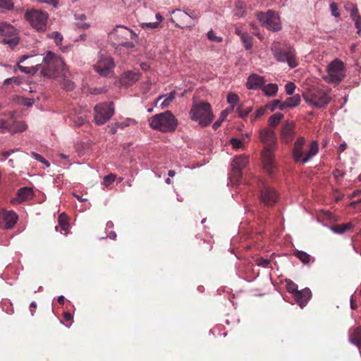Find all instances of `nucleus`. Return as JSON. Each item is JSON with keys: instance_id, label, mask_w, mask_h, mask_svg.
Here are the masks:
<instances>
[{"instance_id": "f257e3e1", "label": "nucleus", "mask_w": 361, "mask_h": 361, "mask_svg": "<svg viewBox=\"0 0 361 361\" xmlns=\"http://www.w3.org/2000/svg\"><path fill=\"white\" fill-rule=\"evenodd\" d=\"M34 62H29L27 66L17 65L22 73L35 74L40 71L41 74L48 78H65L69 75L63 59L51 51L45 53L41 63L33 65Z\"/></svg>"}, {"instance_id": "f03ea898", "label": "nucleus", "mask_w": 361, "mask_h": 361, "mask_svg": "<svg viewBox=\"0 0 361 361\" xmlns=\"http://www.w3.org/2000/svg\"><path fill=\"white\" fill-rule=\"evenodd\" d=\"M148 121L152 129L164 133L174 132L178 125L177 118L170 111L157 114L150 117Z\"/></svg>"}, {"instance_id": "7ed1b4c3", "label": "nucleus", "mask_w": 361, "mask_h": 361, "mask_svg": "<svg viewBox=\"0 0 361 361\" xmlns=\"http://www.w3.org/2000/svg\"><path fill=\"white\" fill-rule=\"evenodd\" d=\"M189 116L201 127L209 126L214 118L212 106L208 102H193Z\"/></svg>"}, {"instance_id": "20e7f679", "label": "nucleus", "mask_w": 361, "mask_h": 361, "mask_svg": "<svg viewBox=\"0 0 361 361\" xmlns=\"http://www.w3.org/2000/svg\"><path fill=\"white\" fill-rule=\"evenodd\" d=\"M304 100L310 106L315 108H324L331 102V98L324 90L310 86L302 93Z\"/></svg>"}, {"instance_id": "39448f33", "label": "nucleus", "mask_w": 361, "mask_h": 361, "mask_svg": "<svg viewBox=\"0 0 361 361\" xmlns=\"http://www.w3.org/2000/svg\"><path fill=\"white\" fill-rule=\"evenodd\" d=\"M305 144V140L303 137H299L295 142L293 148V158L295 162L305 164L318 153V143L316 140H312L309 146L307 152L304 155L302 149Z\"/></svg>"}, {"instance_id": "423d86ee", "label": "nucleus", "mask_w": 361, "mask_h": 361, "mask_svg": "<svg viewBox=\"0 0 361 361\" xmlns=\"http://www.w3.org/2000/svg\"><path fill=\"white\" fill-rule=\"evenodd\" d=\"M327 75L324 80L328 83L338 84L345 77V63L338 59H335L326 67Z\"/></svg>"}, {"instance_id": "0eeeda50", "label": "nucleus", "mask_w": 361, "mask_h": 361, "mask_svg": "<svg viewBox=\"0 0 361 361\" xmlns=\"http://www.w3.org/2000/svg\"><path fill=\"white\" fill-rule=\"evenodd\" d=\"M25 18L37 31L44 32L47 30L49 19L47 12L37 9L28 10L25 13Z\"/></svg>"}, {"instance_id": "6e6552de", "label": "nucleus", "mask_w": 361, "mask_h": 361, "mask_svg": "<svg viewBox=\"0 0 361 361\" xmlns=\"http://www.w3.org/2000/svg\"><path fill=\"white\" fill-rule=\"evenodd\" d=\"M112 39L116 41L119 46H125L128 48L134 47L133 42H125L128 38L133 39L136 37L135 33L127 27L122 25H116L112 32L109 33Z\"/></svg>"}, {"instance_id": "1a4fd4ad", "label": "nucleus", "mask_w": 361, "mask_h": 361, "mask_svg": "<svg viewBox=\"0 0 361 361\" xmlns=\"http://www.w3.org/2000/svg\"><path fill=\"white\" fill-rule=\"evenodd\" d=\"M257 17L262 24L269 30L277 32L281 29L279 14L271 10H269L266 13H259Z\"/></svg>"}, {"instance_id": "9d476101", "label": "nucleus", "mask_w": 361, "mask_h": 361, "mask_svg": "<svg viewBox=\"0 0 361 361\" xmlns=\"http://www.w3.org/2000/svg\"><path fill=\"white\" fill-rule=\"evenodd\" d=\"M94 120L97 125L105 123L114 114V104L112 102H104L94 106Z\"/></svg>"}, {"instance_id": "9b49d317", "label": "nucleus", "mask_w": 361, "mask_h": 361, "mask_svg": "<svg viewBox=\"0 0 361 361\" xmlns=\"http://www.w3.org/2000/svg\"><path fill=\"white\" fill-rule=\"evenodd\" d=\"M0 35L4 36L2 42L13 47L19 43L16 29L10 24L0 23Z\"/></svg>"}, {"instance_id": "f8f14e48", "label": "nucleus", "mask_w": 361, "mask_h": 361, "mask_svg": "<svg viewBox=\"0 0 361 361\" xmlns=\"http://www.w3.org/2000/svg\"><path fill=\"white\" fill-rule=\"evenodd\" d=\"M249 162V157L246 155L241 154L234 157L232 166L231 179L234 182H238L242 178V171L245 169Z\"/></svg>"}, {"instance_id": "ddd939ff", "label": "nucleus", "mask_w": 361, "mask_h": 361, "mask_svg": "<svg viewBox=\"0 0 361 361\" xmlns=\"http://www.w3.org/2000/svg\"><path fill=\"white\" fill-rule=\"evenodd\" d=\"M114 62L111 56L101 55L97 62L94 65V69L100 75L105 77L112 72Z\"/></svg>"}, {"instance_id": "4468645a", "label": "nucleus", "mask_w": 361, "mask_h": 361, "mask_svg": "<svg viewBox=\"0 0 361 361\" xmlns=\"http://www.w3.org/2000/svg\"><path fill=\"white\" fill-rule=\"evenodd\" d=\"M259 139L265 145L264 149L274 150L276 138L273 130L262 129L259 131Z\"/></svg>"}, {"instance_id": "2eb2a0df", "label": "nucleus", "mask_w": 361, "mask_h": 361, "mask_svg": "<svg viewBox=\"0 0 361 361\" xmlns=\"http://www.w3.org/2000/svg\"><path fill=\"white\" fill-rule=\"evenodd\" d=\"M141 73L139 71H127L121 74L118 82L125 87H130L140 80Z\"/></svg>"}, {"instance_id": "dca6fc26", "label": "nucleus", "mask_w": 361, "mask_h": 361, "mask_svg": "<svg viewBox=\"0 0 361 361\" xmlns=\"http://www.w3.org/2000/svg\"><path fill=\"white\" fill-rule=\"evenodd\" d=\"M171 13L173 16L170 18V20L175 25L176 27L180 28H185L188 27L187 25V12L180 9H175L173 10Z\"/></svg>"}, {"instance_id": "f3484780", "label": "nucleus", "mask_w": 361, "mask_h": 361, "mask_svg": "<svg viewBox=\"0 0 361 361\" xmlns=\"http://www.w3.org/2000/svg\"><path fill=\"white\" fill-rule=\"evenodd\" d=\"M260 200L266 205H272L276 202L278 195L274 189L264 185L260 192Z\"/></svg>"}, {"instance_id": "a211bd4d", "label": "nucleus", "mask_w": 361, "mask_h": 361, "mask_svg": "<svg viewBox=\"0 0 361 361\" xmlns=\"http://www.w3.org/2000/svg\"><path fill=\"white\" fill-rule=\"evenodd\" d=\"M0 219L4 224V227L9 229L14 226L16 224L18 216L17 214L13 211L0 210Z\"/></svg>"}, {"instance_id": "6ab92c4d", "label": "nucleus", "mask_w": 361, "mask_h": 361, "mask_svg": "<svg viewBox=\"0 0 361 361\" xmlns=\"http://www.w3.org/2000/svg\"><path fill=\"white\" fill-rule=\"evenodd\" d=\"M265 82L266 80L264 76L252 73L248 76L245 86L248 90H262Z\"/></svg>"}, {"instance_id": "aec40b11", "label": "nucleus", "mask_w": 361, "mask_h": 361, "mask_svg": "<svg viewBox=\"0 0 361 361\" xmlns=\"http://www.w3.org/2000/svg\"><path fill=\"white\" fill-rule=\"evenodd\" d=\"M293 296L298 305L302 308L312 298V292L308 288H305L298 290Z\"/></svg>"}, {"instance_id": "412c9836", "label": "nucleus", "mask_w": 361, "mask_h": 361, "mask_svg": "<svg viewBox=\"0 0 361 361\" xmlns=\"http://www.w3.org/2000/svg\"><path fill=\"white\" fill-rule=\"evenodd\" d=\"M274 150L264 149L262 152L263 165L267 173L271 174L274 171Z\"/></svg>"}, {"instance_id": "4be33fe9", "label": "nucleus", "mask_w": 361, "mask_h": 361, "mask_svg": "<svg viewBox=\"0 0 361 361\" xmlns=\"http://www.w3.org/2000/svg\"><path fill=\"white\" fill-rule=\"evenodd\" d=\"M295 123L293 121L286 122L281 129L282 140L284 142H290L294 135Z\"/></svg>"}, {"instance_id": "5701e85b", "label": "nucleus", "mask_w": 361, "mask_h": 361, "mask_svg": "<svg viewBox=\"0 0 361 361\" xmlns=\"http://www.w3.org/2000/svg\"><path fill=\"white\" fill-rule=\"evenodd\" d=\"M33 197L34 192L31 188L24 187L18 190V200L20 202L30 200Z\"/></svg>"}, {"instance_id": "b1692460", "label": "nucleus", "mask_w": 361, "mask_h": 361, "mask_svg": "<svg viewBox=\"0 0 361 361\" xmlns=\"http://www.w3.org/2000/svg\"><path fill=\"white\" fill-rule=\"evenodd\" d=\"M176 92L175 91H172L169 94H162L159 96L157 99V102L160 100H163L160 104L161 108H166L171 105V104L173 102L176 98Z\"/></svg>"}, {"instance_id": "393cba45", "label": "nucleus", "mask_w": 361, "mask_h": 361, "mask_svg": "<svg viewBox=\"0 0 361 361\" xmlns=\"http://www.w3.org/2000/svg\"><path fill=\"white\" fill-rule=\"evenodd\" d=\"M301 99L299 94H295L292 97H288L283 101V106L282 109H286V108H294L298 106L300 104Z\"/></svg>"}, {"instance_id": "a878e982", "label": "nucleus", "mask_w": 361, "mask_h": 361, "mask_svg": "<svg viewBox=\"0 0 361 361\" xmlns=\"http://www.w3.org/2000/svg\"><path fill=\"white\" fill-rule=\"evenodd\" d=\"M353 227L352 224L347 223L344 224L334 225L330 227V229L335 233L343 234L346 231L351 230Z\"/></svg>"}, {"instance_id": "bb28decb", "label": "nucleus", "mask_w": 361, "mask_h": 361, "mask_svg": "<svg viewBox=\"0 0 361 361\" xmlns=\"http://www.w3.org/2000/svg\"><path fill=\"white\" fill-rule=\"evenodd\" d=\"M262 90L266 96L273 97L277 93L279 87L275 83H269L267 85H263Z\"/></svg>"}, {"instance_id": "cd10ccee", "label": "nucleus", "mask_w": 361, "mask_h": 361, "mask_svg": "<svg viewBox=\"0 0 361 361\" xmlns=\"http://www.w3.org/2000/svg\"><path fill=\"white\" fill-rule=\"evenodd\" d=\"M294 255L305 264L314 261V258L304 251L298 250L294 253Z\"/></svg>"}, {"instance_id": "c85d7f7f", "label": "nucleus", "mask_w": 361, "mask_h": 361, "mask_svg": "<svg viewBox=\"0 0 361 361\" xmlns=\"http://www.w3.org/2000/svg\"><path fill=\"white\" fill-rule=\"evenodd\" d=\"M350 341L354 345H361V327L355 329L350 336Z\"/></svg>"}, {"instance_id": "c756f323", "label": "nucleus", "mask_w": 361, "mask_h": 361, "mask_svg": "<svg viewBox=\"0 0 361 361\" xmlns=\"http://www.w3.org/2000/svg\"><path fill=\"white\" fill-rule=\"evenodd\" d=\"M252 109L253 108L252 106H246L243 104L238 107L237 111L238 112L239 117L245 118L250 113L252 112Z\"/></svg>"}, {"instance_id": "7c9ffc66", "label": "nucleus", "mask_w": 361, "mask_h": 361, "mask_svg": "<svg viewBox=\"0 0 361 361\" xmlns=\"http://www.w3.org/2000/svg\"><path fill=\"white\" fill-rule=\"evenodd\" d=\"M283 115L281 113H276L269 117L268 123L270 126L276 127L283 118Z\"/></svg>"}, {"instance_id": "2f4dec72", "label": "nucleus", "mask_w": 361, "mask_h": 361, "mask_svg": "<svg viewBox=\"0 0 361 361\" xmlns=\"http://www.w3.org/2000/svg\"><path fill=\"white\" fill-rule=\"evenodd\" d=\"M291 51L292 50L284 51L282 50H276L274 52V56L277 59V61L280 62H285Z\"/></svg>"}, {"instance_id": "473e14b6", "label": "nucleus", "mask_w": 361, "mask_h": 361, "mask_svg": "<svg viewBox=\"0 0 361 361\" xmlns=\"http://www.w3.org/2000/svg\"><path fill=\"white\" fill-rule=\"evenodd\" d=\"M240 98L238 94L233 92H229L227 95V102L231 107L235 108L239 102Z\"/></svg>"}, {"instance_id": "72a5a7b5", "label": "nucleus", "mask_w": 361, "mask_h": 361, "mask_svg": "<svg viewBox=\"0 0 361 361\" xmlns=\"http://www.w3.org/2000/svg\"><path fill=\"white\" fill-rule=\"evenodd\" d=\"M285 283L287 291L292 295H294L298 291L297 284L290 279H286Z\"/></svg>"}, {"instance_id": "f704fd0d", "label": "nucleus", "mask_w": 361, "mask_h": 361, "mask_svg": "<svg viewBox=\"0 0 361 361\" xmlns=\"http://www.w3.org/2000/svg\"><path fill=\"white\" fill-rule=\"evenodd\" d=\"M241 40L243 42L246 49L249 50L252 47V37L247 32L241 35Z\"/></svg>"}, {"instance_id": "c9c22d12", "label": "nucleus", "mask_w": 361, "mask_h": 361, "mask_svg": "<svg viewBox=\"0 0 361 361\" xmlns=\"http://www.w3.org/2000/svg\"><path fill=\"white\" fill-rule=\"evenodd\" d=\"M48 38L53 39L57 46H61L63 42V36L58 31H54L47 35Z\"/></svg>"}, {"instance_id": "e433bc0d", "label": "nucleus", "mask_w": 361, "mask_h": 361, "mask_svg": "<svg viewBox=\"0 0 361 361\" xmlns=\"http://www.w3.org/2000/svg\"><path fill=\"white\" fill-rule=\"evenodd\" d=\"M282 106H283V102H281L279 99L274 100L270 104L267 105V108L269 109L271 111H274L276 109L283 111L284 109H282Z\"/></svg>"}, {"instance_id": "4c0bfd02", "label": "nucleus", "mask_w": 361, "mask_h": 361, "mask_svg": "<svg viewBox=\"0 0 361 361\" xmlns=\"http://www.w3.org/2000/svg\"><path fill=\"white\" fill-rule=\"evenodd\" d=\"M286 61L287 62L288 66L292 68H295L298 65V63L295 59V54L293 53V51H290V53L288 56Z\"/></svg>"}, {"instance_id": "58836bf2", "label": "nucleus", "mask_w": 361, "mask_h": 361, "mask_svg": "<svg viewBox=\"0 0 361 361\" xmlns=\"http://www.w3.org/2000/svg\"><path fill=\"white\" fill-rule=\"evenodd\" d=\"M230 142L232 145V147L233 149H244L245 148V145H244L243 142L240 139H238V138H235V137H232L230 140Z\"/></svg>"}, {"instance_id": "ea45409f", "label": "nucleus", "mask_w": 361, "mask_h": 361, "mask_svg": "<svg viewBox=\"0 0 361 361\" xmlns=\"http://www.w3.org/2000/svg\"><path fill=\"white\" fill-rule=\"evenodd\" d=\"M207 35L208 39L212 42L220 43L223 41V37L221 36H217L213 30L208 31Z\"/></svg>"}, {"instance_id": "a19ab883", "label": "nucleus", "mask_w": 361, "mask_h": 361, "mask_svg": "<svg viewBox=\"0 0 361 361\" xmlns=\"http://www.w3.org/2000/svg\"><path fill=\"white\" fill-rule=\"evenodd\" d=\"M198 246L200 249L202 251H210L212 249V245L209 243H207L204 240H200L198 241Z\"/></svg>"}, {"instance_id": "79ce46f5", "label": "nucleus", "mask_w": 361, "mask_h": 361, "mask_svg": "<svg viewBox=\"0 0 361 361\" xmlns=\"http://www.w3.org/2000/svg\"><path fill=\"white\" fill-rule=\"evenodd\" d=\"M116 180V176L114 174H109L104 176L103 180V184L104 186L108 187L112 184Z\"/></svg>"}, {"instance_id": "37998d69", "label": "nucleus", "mask_w": 361, "mask_h": 361, "mask_svg": "<svg viewBox=\"0 0 361 361\" xmlns=\"http://www.w3.org/2000/svg\"><path fill=\"white\" fill-rule=\"evenodd\" d=\"M295 88V85L292 82H288L285 85V90L288 95H292L294 93Z\"/></svg>"}, {"instance_id": "c03bdc74", "label": "nucleus", "mask_w": 361, "mask_h": 361, "mask_svg": "<svg viewBox=\"0 0 361 361\" xmlns=\"http://www.w3.org/2000/svg\"><path fill=\"white\" fill-rule=\"evenodd\" d=\"M58 221H59V224L60 226L61 227L62 230L66 231L68 228L69 224H68V221L66 219V218L64 216H63L62 214H61L59 216Z\"/></svg>"}, {"instance_id": "a18cd8bd", "label": "nucleus", "mask_w": 361, "mask_h": 361, "mask_svg": "<svg viewBox=\"0 0 361 361\" xmlns=\"http://www.w3.org/2000/svg\"><path fill=\"white\" fill-rule=\"evenodd\" d=\"M31 154L37 161L44 164L46 167H49V163L47 161H46V159L42 156L34 152H32Z\"/></svg>"}, {"instance_id": "49530a36", "label": "nucleus", "mask_w": 361, "mask_h": 361, "mask_svg": "<svg viewBox=\"0 0 361 361\" xmlns=\"http://www.w3.org/2000/svg\"><path fill=\"white\" fill-rule=\"evenodd\" d=\"M27 129V125L23 122L17 123L15 129L11 130L13 133L23 132Z\"/></svg>"}, {"instance_id": "de8ad7c7", "label": "nucleus", "mask_w": 361, "mask_h": 361, "mask_svg": "<svg viewBox=\"0 0 361 361\" xmlns=\"http://www.w3.org/2000/svg\"><path fill=\"white\" fill-rule=\"evenodd\" d=\"M352 20L355 23V27L357 29V34L360 35L361 34V16H356L353 18H352Z\"/></svg>"}, {"instance_id": "09e8293b", "label": "nucleus", "mask_w": 361, "mask_h": 361, "mask_svg": "<svg viewBox=\"0 0 361 361\" xmlns=\"http://www.w3.org/2000/svg\"><path fill=\"white\" fill-rule=\"evenodd\" d=\"M13 6L12 0H0V7L11 9Z\"/></svg>"}, {"instance_id": "8fccbe9b", "label": "nucleus", "mask_w": 361, "mask_h": 361, "mask_svg": "<svg viewBox=\"0 0 361 361\" xmlns=\"http://www.w3.org/2000/svg\"><path fill=\"white\" fill-rule=\"evenodd\" d=\"M11 83H16L17 85H20L21 83L20 80L17 77H12L10 78H7L4 80V85H9Z\"/></svg>"}, {"instance_id": "3c124183", "label": "nucleus", "mask_w": 361, "mask_h": 361, "mask_svg": "<svg viewBox=\"0 0 361 361\" xmlns=\"http://www.w3.org/2000/svg\"><path fill=\"white\" fill-rule=\"evenodd\" d=\"M270 264V260L268 259L259 258L257 259V264L262 267H267Z\"/></svg>"}, {"instance_id": "603ef678", "label": "nucleus", "mask_w": 361, "mask_h": 361, "mask_svg": "<svg viewBox=\"0 0 361 361\" xmlns=\"http://www.w3.org/2000/svg\"><path fill=\"white\" fill-rule=\"evenodd\" d=\"M233 108L229 106L228 108L224 110L220 115V118H221V121H224L228 115L233 111Z\"/></svg>"}, {"instance_id": "864d4df0", "label": "nucleus", "mask_w": 361, "mask_h": 361, "mask_svg": "<svg viewBox=\"0 0 361 361\" xmlns=\"http://www.w3.org/2000/svg\"><path fill=\"white\" fill-rule=\"evenodd\" d=\"M38 2L43 4H48L52 5L54 8H56L59 4V0H36Z\"/></svg>"}, {"instance_id": "5fc2aeb1", "label": "nucleus", "mask_w": 361, "mask_h": 361, "mask_svg": "<svg viewBox=\"0 0 361 361\" xmlns=\"http://www.w3.org/2000/svg\"><path fill=\"white\" fill-rule=\"evenodd\" d=\"M63 85L68 90H72L75 87L74 83L69 80H64Z\"/></svg>"}, {"instance_id": "6e6d98bb", "label": "nucleus", "mask_w": 361, "mask_h": 361, "mask_svg": "<svg viewBox=\"0 0 361 361\" xmlns=\"http://www.w3.org/2000/svg\"><path fill=\"white\" fill-rule=\"evenodd\" d=\"M330 7H331V11H332V15L335 17H338L339 16V13L337 12V5L336 3H332L330 5Z\"/></svg>"}, {"instance_id": "4d7b16f0", "label": "nucleus", "mask_w": 361, "mask_h": 361, "mask_svg": "<svg viewBox=\"0 0 361 361\" xmlns=\"http://www.w3.org/2000/svg\"><path fill=\"white\" fill-rule=\"evenodd\" d=\"M8 129V126L4 119H0V131L4 132Z\"/></svg>"}, {"instance_id": "13d9d810", "label": "nucleus", "mask_w": 361, "mask_h": 361, "mask_svg": "<svg viewBox=\"0 0 361 361\" xmlns=\"http://www.w3.org/2000/svg\"><path fill=\"white\" fill-rule=\"evenodd\" d=\"M159 25V22H154V23H142V27H147L150 28H156Z\"/></svg>"}, {"instance_id": "bf43d9fd", "label": "nucleus", "mask_w": 361, "mask_h": 361, "mask_svg": "<svg viewBox=\"0 0 361 361\" xmlns=\"http://www.w3.org/2000/svg\"><path fill=\"white\" fill-rule=\"evenodd\" d=\"M265 114V109L259 108L255 112V118H260Z\"/></svg>"}, {"instance_id": "052dcab7", "label": "nucleus", "mask_w": 361, "mask_h": 361, "mask_svg": "<svg viewBox=\"0 0 361 361\" xmlns=\"http://www.w3.org/2000/svg\"><path fill=\"white\" fill-rule=\"evenodd\" d=\"M18 149H10V150H8V151H4L1 152V155L5 158H8L11 154H12L15 151H18Z\"/></svg>"}, {"instance_id": "680f3d73", "label": "nucleus", "mask_w": 361, "mask_h": 361, "mask_svg": "<svg viewBox=\"0 0 361 361\" xmlns=\"http://www.w3.org/2000/svg\"><path fill=\"white\" fill-rule=\"evenodd\" d=\"M34 104V99H23V104L27 106H31Z\"/></svg>"}, {"instance_id": "e2e57ef3", "label": "nucleus", "mask_w": 361, "mask_h": 361, "mask_svg": "<svg viewBox=\"0 0 361 361\" xmlns=\"http://www.w3.org/2000/svg\"><path fill=\"white\" fill-rule=\"evenodd\" d=\"M350 14L351 18L356 16H359L357 8L356 6L353 7L350 10Z\"/></svg>"}, {"instance_id": "0e129e2a", "label": "nucleus", "mask_w": 361, "mask_h": 361, "mask_svg": "<svg viewBox=\"0 0 361 361\" xmlns=\"http://www.w3.org/2000/svg\"><path fill=\"white\" fill-rule=\"evenodd\" d=\"M199 17L200 16L194 11H192L190 13H188V19L190 18L194 20H197L199 18Z\"/></svg>"}, {"instance_id": "69168bd1", "label": "nucleus", "mask_w": 361, "mask_h": 361, "mask_svg": "<svg viewBox=\"0 0 361 361\" xmlns=\"http://www.w3.org/2000/svg\"><path fill=\"white\" fill-rule=\"evenodd\" d=\"M63 318L66 322H69L73 319V315L69 312H65L63 314Z\"/></svg>"}, {"instance_id": "338daca9", "label": "nucleus", "mask_w": 361, "mask_h": 361, "mask_svg": "<svg viewBox=\"0 0 361 361\" xmlns=\"http://www.w3.org/2000/svg\"><path fill=\"white\" fill-rule=\"evenodd\" d=\"M78 25L82 29H87L90 27V25L87 23H78Z\"/></svg>"}, {"instance_id": "774afa93", "label": "nucleus", "mask_w": 361, "mask_h": 361, "mask_svg": "<svg viewBox=\"0 0 361 361\" xmlns=\"http://www.w3.org/2000/svg\"><path fill=\"white\" fill-rule=\"evenodd\" d=\"M85 123V119L82 118H80L77 121H75V125L76 126H80Z\"/></svg>"}]
</instances>
